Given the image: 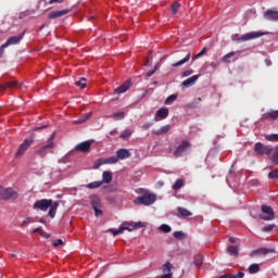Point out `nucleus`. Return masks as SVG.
I'll use <instances>...</instances> for the list:
<instances>
[{"label":"nucleus","mask_w":278,"mask_h":278,"mask_svg":"<svg viewBox=\"0 0 278 278\" xmlns=\"http://www.w3.org/2000/svg\"><path fill=\"white\" fill-rule=\"evenodd\" d=\"M34 210H39L40 212H48V216L50 218H55V213L58 212V207H60V202H53L52 199H41L37 200L34 205Z\"/></svg>","instance_id":"obj_1"},{"label":"nucleus","mask_w":278,"mask_h":278,"mask_svg":"<svg viewBox=\"0 0 278 278\" xmlns=\"http://www.w3.org/2000/svg\"><path fill=\"white\" fill-rule=\"evenodd\" d=\"M262 36H264V33L262 31L248 33L245 35H242L241 37L239 34H235L231 36V40H233L235 42H247L249 40H255V38H262Z\"/></svg>","instance_id":"obj_2"},{"label":"nucleus","mask_w":278,"mask_h":278,"mask_svg":"<svg viewBox=\"0 0 278 278\" xmlns=\"http://www.w3.org/2000/svg\"><path fill=\"white\" fill-rule=\"evenodd\" d=\"M24 36H25V33H22L17 36L9 37L7 41L0 47V58H3V53H5V49H8V47L18 45L21 40H23Z\"/></svg>","instance_id":"obj_3"},{"label":"nucleus","mask_w":278,"mask_h":278,"mask_svg":"<svg viewBox=\"0 0 278 278\" xmlns=\"http://www.w3.org/2000/svg\"><path fill=\"white\" fill-rule=\"evenodd\" d=\"M155 201H157V195H155V193H144L143 195L138 197L135 200V204L149 206V205H153Z\"/></svg>","instance_id":"obj_4"},{"label":"nucleus","mask_w":278,"mask_h":278,"mask_svg":"<svg viewBox=\"0 0 278 278\" xmlns=\"http://www.w3.org/2000/svg\"><path fill=\"white\" fill-rule=\"evenodd\" d=\"M10 199H18V192L12 188L0 186V201H10Z\"/></svg>","instance_id":"obj_5"},{"label":"nucleus","mask_w":278,"mask_h":278,"mask_svg":"<svg viewBox=\"0 0 278 278\" xmlns=\"http://www.w3.org/2000/svg\"><path fill=\"white\" fill-rule=\"evenodd\" d=\"M31 144H34V136L26 138L23 143L18 146L15 153V159L18 160L22 155H25V152L30 148Z\"/></svg>","instance_id":"obj_6"},{"label":"nucleus","mask_w":278,"mask_h":278,"mask_svg":"<svg viewBox=\"0 0 278 278\" xmlns=\"http://www.w3.org/2000/svg\"><path fill=\"white\" fill-rule=\"evenodd\" d=\"M261 212L263 214L260 216L262 220H275V211L269 205H261Z\"/></svg>","instance_id":"obj_7"},{"label":"nucleus","mask_w":278,"mask_h":278,"mask_svg":"<svg viewBox=\"0 0 278 278\" xmlns=\"http://www.w3.org/2000/svg\"><path fill=\"white\" fill-rule=\"evenodd\" d=\"M53 140H55V132H53L50 138L48 139V143L43 147H41L39 150L36 151V154L45 157L47 155V151H49V149H53L54 143Z\"/></svg>","instance_id":"obj_8"},{"label":"nucleus","mask_w":278,"mask_h":278,"mask_svg":"<svg viewBox=\"0 0 278 278\" xmlns=\"http://www.w3.org/2000/svg\"><path fill=\"white\" fill-rule=\"evenodd\" d=\"M254 152L256 155H270V153H273V148H270V146H264L262 142H256Z\"/></svg>","instance_id":"obj_9"},{"label":"nucleus","mask_w":278,"mask_h":278,"mask_svg":"<svg viewBox=\"0 0 278 278\" xmlns=\"http://www.w3.org/2000/svg\"><path fill=\"white\" fill-rule=\"evenodd\" d=\"M91 205L94 211V216H101V214H103V211H101V199L99 197H91Z\"/></svg>","instance_id":"obj_10"},{"label":"nucleus","mask_w":278,"mask_h":278,"mask_svg":"<svg viewBox=\"0 0 278 278\" xmlns=\"http://www.w3.org/2000/svg\"><path fill=\"white\" fill-rule=\"evenodd\" d=\"M190 147H192V144H190L189 141H182L174 152L175 157H181V155H184V153L188 151Z\"/></svg>","instance_id":"obj_11"},{"label":"nucleus","mask_w":278,"mask_h":278,"mask_svg":"<svg viewBox=\"0 0 278 278\" xmlns=\"http://www.w3.org/2000/svg\"><path fill=\"white\" fill-rule=\"evenodd\" d=\"M92 147L91 141H84L78 143L75 148L74 151H78L79 153H90V148Z\"/></svg>","instance_id":"obj_12"},{"label":"nucleus","mask_w":278,"mask_h":278,"mask_svg":"<svg viewBox=\"0 0 278 278\" xmlns=\"http://www.w3.org/2000/svg\"><path fill=\"white\" fill-rule=\"evenodd\" d=\"M265 21H271L273 23H278V11L268 9L263 14Z\"/></svg>","instance_id":"obj_13"},{"label":"nucleus","mask_w":278,"mask_h":278,"mask_svg":"<svg viewBox=\"0 0 278 278\" xmlns=\"http://www.w3.org/2000/svg\"><path fill=\"white\" fill-rule=\"evenodd\" d=\"M169 111L166 108H161L156 111L154 121L157 123L160 121H164L165 118H168Z\"/></svg>","instance_id":"obj_14"},{"label":"nucleus","mask_w":278,"mask_h":278,"mask_svg":"<svg viewBox=\"0 0 278 278\" xmlns=\"http://www.w3.org/2000/svg\"><path fill=\"white\" fill-rule=\"evenodd\" d=\"M262 121H278V110H269L262 115Z\"/></svg>","instance_id":"obj_15"},{"label":"nucleus","mask_w":278,"mask_h":278,"mask_svg":"<svg viewBox=\"0 0 278 278\" xmlns=\"http://www.w3.org/2000/svg\"><path fill=\"white\" fill-rule=\"evenodd\" d=\"M117 160H127L131 157V153L127 149H119L116 151Z\"/></svg>","instance_id":"obj_16"},{"label":"nucleus","mask_w":278,"mask_h":278,"mask_svg":"<svg viewBox=\"0 0 278 278\" xmlns=\"http://www.w3.org/2000/svg\"><path fill=\"white\" fill-rule=\"evenodd\" d=\"M201 77V75H194L190 78H187L186 80L182 81V87L184 88H191V86H194L197 84V80Z\"/></svg>","instance_id":"obj_17"},{"label":"nucleus","mask_w":278,"mask_h":278,"mask_svg":"<svg viewBox=\"0 0 278 278\" xmlns=\"http://www.w3.org/2000/svg\"><path fill=\"white\" fill-rule=\"evenodd\" d=\"M71 12L68 9H64L61 11H53L49 13L48 18H60L61 16H66Z\"/></svg>","instance_id":"obj_18"},{"label":"nucleus","mask_w":278,"mask_h":278,"mask_svg":"<svg viewBox=\"0 0 278 278\" xmlns=\"http://www.w3.org/2000/svg\"><path fill=\"white\" fill-rule=\"evenodd\" d=\"M129 86H131L130 81L124 83L122 86L114 89V92L116 94H123L124 92H127L129 90Z\"/></svg>","instance_id":"obj_19"},{"label":"nucleus","mask_w":278,"mask_h":278,"mask_svg":"<svg viewBox=\"0 0 278 278\" xmlns=\"http://www.w3.org/2000/svg\"><path fill=\"white\" fill-rule=\"evenodd\" d=\"M20 84L17 80H10L0 85V90H8V88H18Z\"/></svg>","instance_id":"obj_20"},{"label":"nucleus","mask_w":278,"mask_h":278,"mask_svg":"<svg viewBox=\"0 0 278 278\" xmlns=\"http://www.w3.org/2000/svg\"><path fill=\"white\" fill-rule=\"evenodd\" d=\"M170 131V124H167L165 126H162L159 130H154V136H165V134H168Z\"/></svg>","instance_id":"obj_21"},{"label":"nucleus","mask_w":278,"mask_h":278,"mask_svg":"<svg viewBox=\"0 0 278 278\" xmlns=\"http://www.w3.org/2000/svg\"><path fill=\"white\" fill-rule=\"evenodd\" d=\"M191 55H192V54H191L190 52L187 53L186 58H184L182 60H180V61H178V62L172 64V66H173L174 68H179V66H184V64H187V62H190Z\"/></svg>","instance_id":"obj_22"},{"label":"nucleus","mask_w":278,"mask_h":278,"mask_svg":"<svg viewBox=\"0 0 278 278\" xmlns=\"http://www.w3.org/2000/svg\"><path fill=\"white\" fill-rule=\"evenodd\" d=\"M238 53H240V51L227 53L222 58V62H224L225 64H229V62H231V58H236Z\"/></svg>","instance_id":"obj_23"},{"label":"nucleus","mask_w":278,"mask_h":278,"mask_svg":"<svg viewBox=\"0 0 278 278\" xmlns=\"http://www.w3.org/2000/svg\"><path fill=\"white\" fill-rule=\"evenodd\" d=\"M250 275H255L261 270L260 264L253 263L248 268Z\"/></svg>","instance_id":"obj_24"},{"label":"nucleus","mask_w":278,"mask_h":278,"mask_svg":"<svg viewBox=\"0 0 278 278\" xmlns=\"http://www.w3.org/2000/svg\"><path fill=\"white\" fill-rule=\"evenodd\" d=\"M178 214H180V216H182V218H188V216H192V212L188 211V208L178 206Z\"/></svg>","instance_id":"obj_25"},{"label":"nucleus","mask_w":278,"mask_h":278,"mask_svg":"<svg viewBox=\"0 0 278 278\" xmlns=\"http://www.w3.org/2000/svg\"><path fill=\"white\" fill-rule=\"evenodd\" d=\"M102 184H111L112 182V179H113V176H112V173L111 172H103L102 174Z\"/></svg>","instance_id":"obj_26"},{"label":"nucleus","mask_w":278,"mask_h":278,"mask_svg":"<svg viewBox=\"0 0 278 278\" xmlns=\"http://www.w3.org/2000/svg\"><path fill=\"white\" fill-rule=\"evenodd\" d=\"M226 251L229 255H232L233 257L238 256L239 253L237 245H229Z\"/></svg>","instance_id":"obj_27"},{"label":"nucleus","mask_w":278,"mask_h":278,"mask_svg":"<svg viewBox=\"0 0 278 278\" xmlns=\"http://www.w3.org/2000/svg\"><path fill=\"white\" fill-rule=\"evenodd\" d=\"M271 153V163L274 164V166H278V147L274 148Z\"/></svg>","instance_id":"obj_28"},{"label":"nucleus","mask_w":278,"mask_h":278,"mask_svg":"<svg viewBox=\"0 0 278 278\" xmlns=\"http://www.w3.org/2000/svg\"><path fill=\"white\" fill-rule=\"evenodd\" d=\"M101 186H103V181H93L88 184L86 188H88L89 190H94L97 188H101Z\"/></svg>","instance_id":"obj_29"},{"label":"nucleus","mask_w":278,"mask_h":278,"mask_svg":"<svg viewBox=\"0 0 278 278\" xmlns=\"http://www.w3.org/2000/svg\"><path fill=\"white\" fill-rule=\"evenodd\" d=\"M172 188L173 190H181L184 188V179H177Z\"/></svg>","instance_id":"obj_30"},{"label":"nucleus","mask_w":278,"mask_h":278,"mask_svg":"<svg viewBox=\"0 0 278 278\" xmlns=\"http://www.w3.org/2000/svg\"><path fill=\"white\" fill-rule=\"evenodd\" d=\"M75 86H78V88L84 90V88L87 86L86 77H81L79 80L75 81Z\"/></svg>","instance_id":"obj_31"},{"label":"nucleus","mask_w":278,"mask_h":278,"mask_svg":"<svg viewBox=\"0 0 278 278\" xmlns=\"http://www.w3.org/2000/svg\"><path fill=\"white\" fill-rule=\"evenodd\" d=\"M90 116H92V113H87L84 117H81L78 121H74V125H81V123H86L88 121V118H90Z\"/></svg>","instance_id":"obj_32"},{"label":"nucleus","mask_w":278,"mask_h":278,"mask_svg":"<svg viewBox=\"0 0 278 278\" xmlns=\"http://www.w3.org/2000/svg\"><path fill=\"white\" fill-rule=\"evenodd\" d=\"M265 140L268 142H278V134L267 135L265 136Z\"/></svg>","instance_id":"obj_33"},{"label":"nucleus","mask_w":278,"mask_h":278,"mask_svg":"<svg viewBox=\"0 0 278 278\" xmlns=\"http://www.w3.org/2000/svg\"><path fill=\"white\" fill-rule=\"evenodd\" d=\"M177 101V94H170L165 100V105H170L172 103H175Z\"/></svg>","instance_id":"obj_34"},{"label":"nucleus","mask_w":278,"mask_h":278,"mask_svg":"<svg viewBox=\"0 0 278 278\" xmlns=\"http://www.w3.org/2000/svg\"><path fill=\"white\" fill-rule=\"evenodd\" d=\"M159 229L160 231H163V233H170V231H173V228H170L167 224H162Z\"/></svg>","instance_id":"obj_35"},{"label":"nucleus","mask_w":278,"mask_h":278,"mask_svg":"<svg viewBox=\"0 0 278 278\" xmlns=\"http://www.w3.org/2000/svg\"><path fill=\"white\" fill-rule=\"evenodd\" d=\"M113 118L114 121H123V118H125V112L119 111V112L113 113Z\"/></svg>","instance_id":"obj_36"},{"label":"nucleus","mask_w":278,"mask_h":278,"mask_svg":"<svg viewBox=\"0 0 278 278\" xmlns=\"http://www.w3.org/2000/svg\"><path fill=\"white\" fill-rule=\"evenodd\" d=\"M173 236L176 240H186V233L184 231H175Z\"/></svg>","instance_id":"obj_37"},{"label":"nucleus","mask_w":278,"mask_h":278,"mask_svg":"<svg viewBox=\"0 0 278 278\" xmlns=\"http://www.w3.org/2000/svg\"><path fill=\"white\" fill-rule=\"evenodd\" d=\"M118 157L117 156H110L108 159H104L105 164H117Z\"/></svg>","instance_id":"obj_38"},{"label":"nucleus","mask_w":278,"mask_h":278,"mask_svg":"<svg viewBox=\"0 0 278 278\" xmlns=\"http://www.w3.org/2000/svg\"><path fill=\"white\" fill-rule=\"evenodd\" d=\"M181 8V4L179 2H174L172 4V13L175 15L179 12V9Z\"/></svg>","instance_id":"obj_39"},{"label":"nucleus","mask_w":278,"mask_h":278,"mask_svg":"<svg viewBox=\"0 0 278 278\" xmlns=\"http://www.w3.org/2000/svg\"><path fill=\"white\" fill-rule=\"evenodd\" d=\"M173 268V264H170V262H167L163 265V273H170Z\"/></svg>","instance_id":"obj_40"},{"label":"nucleus","mask_w":278,"mask_h":278,"mask_svg":"<svg viewBox=\"0 0 278 278\" xmlns=\"http://www.w3.org/2000/svg\"><path fill=\"white\" fill-rule=\"evenodd\" d=\"M131 137V130H124L119 138H123V140H127V138H130Z\"/></svg>","instance_id":"obj_41"},{"label":"nucleus","mask_w":278,"mask_h":278,"mask_svg":"<svg viewBox=\"0 0 278 278\" xmlns=\"http://www.w3.org/2000/svg\"><path fill=\"white\" fill-rule=\"evenodd\" d=\"M268 178L269 179H278V169H274L268 173Z\"/></svg>","instance_id":"obj_42"},{"label":"nucleus","mask_w":278,"mask_h":278,"mask_svg":"<svg viewBox=\"0 0 278 278\" xmlns=\"http://www.w3.org/2000/svg\"><path fill=\"white\" fill-rule=\"evenodd\" d=\"M109 231H111V233H113V236L116 237V236H121V233H124L125 228H119L117 230L110 229Z\"/></svg>","instance_id":"obj_43"},{"label":"nucleus","mask_w":278,"mask_h":278,"mask_svg":"<svg viewBox=\"0 0 278 278\" xmlns=\"http://www.w3.org/2000/svg\"><path fill=\"white\" fill-rule=\"evenodd\" d=\"M207 52V48H203L201 52H199L198 54L193 55V61L194 60H199V58H201L202 55H205V53Z\"/></svg>","instance_id":"obj_44"},{"label":"nucleus","mask_w":278,"mask_h":278,"mask_svg":"<svg viewBox=\"0 0 278 278\" xmlns=\"http://www.w3.org/2000/svg\"><path fill=\"white\" fill-rule=\"evenodd\" d=\"M130 227H132V229H140V228L144 227V224H142L141 222H135V223L130 224Z\"/></svg>","instance_id":"obj_45"},{"label":"nucleus","mask_w":278,"mask_h":278,"mask_svg":"<svg viewBox=\"0 0 278 278\" xmlns=\"http://www.w3.org/2000/svg\"><path fill=\"white\" fill-rule=\"evenodd\" d=\"M197 268H201V266H203V257L202 256H198L195 258V262H194Z\"/></svg>","instance_id":"obj_46"},{"label":"nucleus","mask_w":278,"mask_h":278,"mask_svg":"<svg viewBox=\"0 0 278 278\" xmlns=\"http://www.w3.org/2000/svg\"><path fill=\"white\" fill-rule=\"evenodd\" d=\"M260 253H262V255H268V253H275L274 249H261Z\"/></svg>","instance_id":"obj_47"},{"label":"nucleus","mask_w":278,"mask_h":278,"mask_svg":"<svg viewBox=\"0 0 278 278\" xmlns=\"http://www.w3.org/2000/svg\"><path fill=\"white\" fill-rule=\"evenodd\" d=\"M52 244L54 248L62 247V244H64V241L62 239H56L52 241Z\"/></svg>","instance_id":"obj_48"},{"label":"nucleus","mask_w":278,"mask_h":278,"mask_svg":"<svg viewBox=\"0 0 278 278\" xmlns=\"http://www.w3.org/2000/svg\"><path fill=\"white\" fill-rule=\"evenodd\" d=\"M104 162H105L104 159H100V160L96 161L94 168H99L100 166H103V164H105Z\"/></svg>","instance_id":"obj_49"},{"label":"nucleus","mask_w":278,"mask_h":278,"mask_svg":"<svg viewBox=\"0 0 278 278\" xmlns=\"http://www.w3.org/2000/svg\"><path fill=\"white\" fill-rule=\"evenodd\" d=\"M38 232L41 233V236H45V230H42L41 227L36 228L30 233H31V236H34V233H38Z\"/></svg>","instance_id":"obj_50"},{"label":"nucleus","mask_w":278,"mask_h":278,"mask_svg":"<svg viewBox=\"0 0 278 278\" xmlns=\"http://www.w3.org/2000/svg\"><path fill=\"white\" fill-rule=\"evenodd\" d=\"M192 73H194V71L186 70L185 72H182V77H190V75H192Z\"/></svg>","instance_id":"obj_51"},{"label":"nucleus","mask_w":278,"mask_h":278,"mask_svg":"<svg viewBox=\"0 0 278 278\" xmlns=\"http://www.w3.org/2000/svg\"><path fill=\"white\" fill-rule=\"evenodd\" d=\"M232 278H244V271H238L237 274H232Z\"/></svg>","instance_id":"obj_52"},{"label":"nucleus","mask_w":278,"mask_h":278,"mask_svg":"<svg viewBox=\"0 0 278 278\" xmlns=\"http://www.w3.org/2000/svg\"><path fill=\"white\" fill-rule=\"evenodd\" d=\"M274 227H275V224L265 226V227L263 228V231H265V232L273 231V228H274Z\"/></svg>","instance_id":"obj_53"},{"label":"nucleus","mask_w":278,"mask_h":278,"mask_svg":"<svg viewBox=\"0 0 278 278\" xmlns=\"http://www.w3.org/2000/svg\"><path fill=\"white\" fill-rule=\"evenodd\" d=\"M156 71H157V66H155L153 70L149 71L147 73V77H152V75H155Z\"/></svg>","instance_id":"obj_54"},{"label":"nucleus","mask_w":278,"mask_h":278,"mask_svg":"<svg viewBox=\"0 0 278 278\" xmlns=\"http://www.w3.org/2000/svg\"><path fill=\"white\" fill-rule=\"evenodd\" d=\"M29 223H31V218H30V217H26V218L22 222L21 226H22V227H25V225H29Z\"/></svg>","instance_id":"obj_55"},{"label":"nucleus","mask_w":278,"mask_h":278,"mask_svg":"<svg viewBox=\"0 0 278 278\" xmlns=\"http://www.w3.org/2000/svg\"><path fill=\"white\" fill-rule=\"evenodd\" d=\"M151 127H153V123H147L142 126V129L147 131V129H150Z\"/></svg>","instance_id":"obj_56"},{"label":"nucleus","mask_w":278,"mask_h":278,"mask_svg":"<svg viewBox=\"0 0 278 278\" xmlns=\"http://www.w3.org/2000/svg\"><path fill=\"white\" fill-rule=\"evenodd\" d=\"M122 229H125V231H134L135 228L129 224L128 226H123Z\"/></svg>","instance_id":"obj_57"},{"label":"nucleus","mask_w":278,"mask_h":278,"mask_svg":"<svg viewBox=\"0 0 278 278\" xmlns=\"http://www.w3.org/2000/svg\"><path fill=\"white\" fill-rule=\"evenodd\" d=\"M53 3H64V0H49L50 5H53Z\"/></svg>","instance_id":"obj_58"},{"label":"nucleus","mask_w":278,"mask_h":278,"mask_svg":"<svg viewBox=\"0 0 278 278\" xmlns=\"http://www.w3.org/2000/svg\"><path fill=\"white\" fill-rule=\"evenodd\" d=\"M160 278H173V274H170V273L164 274Z\"/></svg>","instance_id":"obj_59"},{"label":"nucleus","mask_w":278,"mask_h":278,"mask_svg":"<svg viewBox=\"0 0 278 278\" xmlns=\"http://www.w3.org/2000/svg\"><path fill=\"white\" fill-rule=\"evenodd\" d=\"M40 129H47V126L35 127L34 131H40Z\"/></svg>","instance_id":"obj_60"},{"label":"nucleus","mask_w":278,"mask_h":278,"mask_svg":"<svg viewBox=\"0 0 278 278\" xmlns=\"http://www.w3.org/2000/svg\"><path fill=\"white\" fill-rule=\"evenodd\" d=\"M229 242H231V244H236V238L229 237Z\"/></svg>","instance_id":"obj_61"},{"label":"nucleus","mask_w":278,"mask_h":278,"mask_svg":"<svg viewBox=\"0 0 278 278\" xmlns=\"http://www.w3.org/2000/svg\"><path fill=\"white\" fill-rule=\"evenodd\" d=\"M116 134H118L117 130H111V131H110V136H116Z\"/></svg>","instance_id":"obj_62"},{"label":"nucleus","mask_w":278,"mask_h":278,"mask_svg":"<svg viewBox=\"0 0 278 278\" xmlns=\"http://www.w3.org/2000/svg\"><path fill=\"white\" fill-rule=\"evenodd\" d=\"M39 223H41L42 225H45V223H47V222L45 220V218H41V219H39Z\"/></svg>","instance_id":"obj_63"},{"label":"nucleus","mask_w":278,"mask_h":278,"mask_svg":"<svg viewBox=\"0 0 278 278\" xmlns=\"http://www.w3.org/2000/svg\"><path fill=\"white\" fill-rule=\"evenodd\" d=\"M144 66H149V60L146 61Z\"/></svg>","instance_id":"obj_64"}]
</instances>
